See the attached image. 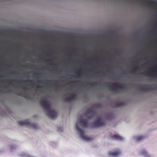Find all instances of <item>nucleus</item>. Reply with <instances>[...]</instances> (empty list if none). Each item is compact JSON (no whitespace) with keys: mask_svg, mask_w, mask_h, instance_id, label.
I'll list each match as a JSON object with an SVG mask.
<instances>
[{"mask_svg":"<svg viewBox=\"0 0 157 157\" xmlns=\"http://www.w3.org/2000/svg\"><path fill=\"white\" fill-rule=\"evenodd\" d=\"M78 82H79V81L71 82H70L68 83V84H70L71 83H78Z\"/></svg>","mask_w":157,"mask_h":157,"instance_id":"17","label":"nucleus"},{"mask_svg":"<svg viewBox=\"0 0 157 157\" xmlns=\"http://www.w3.org/2000/svg\"><path fill=\"white\" fill-rule=\"evenodd\" d=\"M141 154L144 155H146L147 154V152L145 150L142 151L141 152Z\"/></svg>","mask_w":157,"mask_h":157,"instance_id":"15","label":"nucleus"},{"mask_svg":"<svg viewBox=\"0 0 157 157\" xmlns=\"http://www.w3.org/2000/svg\"><path fill=\"white\" fill-rule=\"evenodd\" d=\"M38 75V74H35V75Z\"/></svg>","mask_w":157,"mask_h":157,"instance_id":"25","label":"nucleus"},{"mask_svg":"<svg viewBox=\"0 0 157 157\" xmlns=\"http://www.w3.org/2000/svg\"><path fill=\"white\" fill-rule=\"evenodd\" d=\"M107 86L109 87V89H111L113 91H116L117 90H120L122 89H124L125 88L124 86H120L117 83H113V85L114 86V87L113 89H111L112 87L111 86L110 83H106Z\"/></svg>","mask_w":157,"mask_h":157,"instance_id":"3","label":"nucleus"},{"mask_svg":"<svg viewBox=\"0 0 157 157\" xmlns=\"http://www.w3.org/2000/svg\"><path fill=\"white\" fill-rule=\"evenodd\" d=\"M88 85L89 86H92L93 85V84H90V83H89Z\"/></svg>","mask_w":157,"mask_h":157,"instance_id":"22","label":"nucleus"},{"mask_svg":"<svg viewBox=\"0 0 157 157\" xmlns=\"http://www.w3.org/2000/svg\"><path fill=\"white\" fill-rule=\"evenodd\" d=\"M40 104L44 109L47 115L51 119L56 118L57 114L55 111H52L49 101L47 98H45L43 100L40 101Z\"/></svg>","mask_w":157,"mask_h":157,"instance_id":"2","label":"nucleus"},{"mask_svg":"<svg viewBox=\"0 0 157 157\" xmlns=\"http://www.w3.org/2000/svg\"><path fill=\"white\" fill-rule=\"evenodd\" d=\"M121 153V151L119 149H117L114 151L109 152L108 153V155L110 157H116L120 155Z\"/></svg>","mask_w":157,"mask_h":157,"instance_id":"7","label":"nucleus"},{"mask_svg":"<svg viewBox=\"0 0 157 157\" xmlns=\"http://www.w3.org/2000/svg\"><path fill=\"white\" fill-rule=\"evenodd\" d=\"M144 75L146 76H151L155 77L157 76V71H148L144 72Z\"/></svg>","mask_w":157,"mask_h":157,"instance_id":"6","label":"nucleus"},{"mask_svg":"<svg viewBox=\"0 0 157 157\" xmlns=\"http://www.w3.org/2000/svg\"><path fill=\"white\" fill-rule=\"evenodd\" d=\"M64 77H62V78H64Z\"/></svg>","mask_w":157,"mask_h":157,"instance_id":"28","label":"nucleus"},{"mask_svg":"<svg viewBox=\"0 0 157 157\" xmlns=\"http://www.w3.org/2000/svg\"><path fill=\"white\" fill-rule=\"evenodd\" d=\"M13 82H15L21 83H26L27 82H28L29 83V85L32 88H34L35 86V84H34V82L31 80H29L27 81H23L22 82H20L19 81L15 79L13 80Z\"/></svg>","mask_w":157,"mask_h":157,"instance_id":"5","label":"nucleus"},{"mask_svg":"<svg viewBox=\"0 0 157 157\" xmlns=\"http://www.w3.org/2000/svg\"><path fill=\"white\" fill-rule=\"evenodd\" d=\"M98 73H99V74H100V72H98Z\"/></svg>","mask_w":157,"mask_h":157,"instance_id":"27","label":"nucleus"},{"mask_svg":"<svg viewBox=\"0 0 157 157\" xmlns=\"http://www.w3.org/2000/svg\"><path fill=\"white\" fill-rule=\"evenodd\" d=\"M2 77L1 76H0V77Z\"/></svg>","mask_w":157,"mask_h":157,"instance_id":"29","label":"nucleus"},{"mask_svg":"<svg viewBox=\"0 0 157 157\" xmlns=\"http://www.w3.org/2000/svg\"><path fill=\"white\" fill-rule=\"evenodd\" d=\"M96 117L97 114L95 112L88 109L86 113L82 115L80 118L78 119L76 125V129L84 140L88 141L90 140V138L84 135L83 130L78 127V124L83 128L88 127L91 124L89 122L90 120Z\"/></svg>","mask_w":157,"mask_h":157,"instance_id":"1","label":"nucleus"},{"mask_svg":"<svg viewBox=\"0 0 157 157\" xmlns=\"http://www.w3.org/2000/svg\"><path fill=\"white\" fill-rule=\"evenodd\" d=\"M18 124L20 125L26 126H29L30 125V123L28 121H20L18 122Z\"/></svg>","mask_w":157,"mask_h":157,"instance_id":"11","label":"nucleus"},{"mask_svg":"<svg viewBox=\"0 0 157 157\" xmlns=\"http://www.w3.org/2000/svg\"><path fill=\"white\" fill-rule=\"evenodd\" d=\"M10 85H12V84L11 83H10Z\"/></svg>","mask_w":157,"mask_h":157,"instance_id":"23","label":"nucleus"},{"mask_svg":"<svg viewBox=\"0 0 157 157\" xmlns=\"http://www.w3.org/2000/svg\"><path fill=\"white\" fill-rule=\"evenodd\" d=\"M41 88V86H37V87H36V89H38L40 88Z\"/></svg>","mask_w":157,"mask_h":157,"instance_id":"20","label":"nucleus"},{"mask_svg":"<svg viewBox=\"0 0 157 157\" xmlns=\"http://www.w3.org/2000/svg\"><path fill=\"white\" fill-rule=\"evenodd\" d=\"M94 83H95V85H96V84H97V83H96V82H94Z\"/></svg>","mask_w":157,"mask_h":157,"instance_id":"24","label":"nucleus"},{"mask_svg":"<svg viewBox=\"0 0 157 157\" xmlns=\"http://www.w3.org/2000/svg\"><path fill=\"white\" fill-rule=\"evenodd\" d=\"M114 105H112L113 107H122L124 105V102H113Z\"/></svg>","mask_w":157,"mask_h":157,"instance_id":"10","label":"nucleus"},{"mask_svg":"<svg viewBox=\"0 0 157 157\" xmlns=\"http://www.w3.org/2000/svg\"><path fill=\"white\" fill-rule=\"evenodd\" d=\"M19 96H22L24 98H26V97L25 96V95H22L21 94H19L18 95Z\"/></svg>","mask_w":157,"mask_h":157,"instance_id":"19","label":"nucleus"},{"mask_svg":"<svg viewBox=\"0 0 157 157\" xmlns=\"http://www.w3.org/2000/svg\"><path fill=\"white\" fill-rule=\"evenodd\" d=\"M144 137L143 136H137L136 137V139L137 141H139L140 140H142L144 139Z\"/></svg>","mask_w":157,"mask_h":157,"instance_id":"13","label":"nucleus"},{"mask_svg":"<svg viewBox=\"0 0 157 157\" xmlns=\"http://www.w3.org/2000/svg\"><path fill=\"white\" fill-rule=\"evenodd\" d=\"M112 137L113 139L117 140H121L122 139V137L117 134L114 135L112 136Z\"/></svg>","mask_w":157,"mask_h":157,"instance_id":"12","label":"nucleus"},{"mask_svg":"<svg viewBox=\"0 0 157 157\" xmlns=\"http://www.w3.org/2000/svg\"><path fill=\"white\" fill-rule=\"evenodd\" d=\"M140 69V68L139 66H136L135 68L133 69V70L132 71V72L135 73L138 71Z\"/></svg>","mask_w":157,"mask_h":157,"instance_id":"14","label":"nucleus"},{"mask_svg":"<svg viewBox=\"0 0 157 157\" xmlns=\"http://www.w3.org/2000/svg\"><path fill=\"white\" fill-rule=\"evenodd\" d=\"M77 97V95L75 94H71L70 98H68L67 97L64 98V101L66 102H70L74 100Z\"/></svg>","mask_w":157,"mask_h":157,"instance_id":"9","label":"nucleus"},{"mask_svg":"<svg viewBox=\"0 0 157 157\" xmlns=\"http://www.w3.org/2000/svg\"><path fill=\"white\" fill-rule=\"evenodd\" d=\"M105 124V122L102 118L100 117L94 122L93 125V127H98L103 126Z\"/></svg>","mask_w":157,"mask_h":157,"instance_id":"4","label":"nucleus"},{"mask_svg":"<svg viewBox=\"0 0 157 157\" xmlns=\"http://www.w3.org/2000/svg\"><path fill=\"white\" fill-rule=\"evenodd\" d=\"M42 82H43L46 83L47 84H50V81H48V80H47L46 81H43Z\"/></svg>","mask_w":157,"mask_h":157,"instance_id":"16","label":"nucleus"},{"mask_svg":"<svg viewBox=\"0 0 157 157\" xmlns=\"http://www.w3.org/2000/svg\"><path fill=\"white\" fill-rule=\"evenodd\" d=\"M25 89L26 90H28V89H27L26 88H25Z\"/></svg>","mask_w":157,"mask_h":157,"instance_id":"26","label":"nucleus"},{"mask_svg":"<svg viewBox=\"0 0 157 157\" xmlns=\"http://www.w3.org/2000/svg\"><path fill=\"white\" fill-rule=\"evenodd\" d=\"M76 75L78 76L79 77H80L81 76V75L80 73L77 72L76 73Z\"/></svg>","mask_w":157,"mask_h":157,"instance_id":"18","label":"nucleus"},{"mask_svg":"<svg viewBox=\"0 0 157 157\" xmlns=\"http://www.w3.org/2000/svg\"><path fill=\"white\" fill-rule=\"evenodd\" d=\"M33 127H34V128H37V124H35L33 126Z\"/></svg>","mask_w":157,"mask_h":157,"instance_id":"21","label":"nucleus"},{"mask_svg":"<svg viewBox=\"0 0 157 157\" xmlns=\"http://www.w3.org/2000/svg\"><path fill=\"white\" fill-rule=\"evenodd\" d=\"M140 89L145 92H147L151 91L153 90V88L151 86L148 87L144 85H143L140 87Z\"/></svg>","mask_w":157,"mask_h":157,"instance_id":"8","label":"nucleus"}]
</instances>
